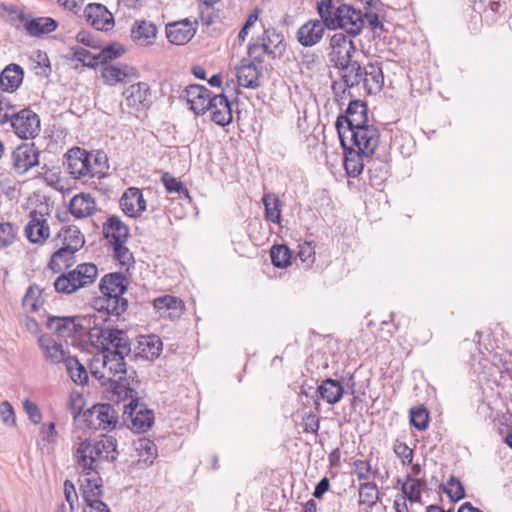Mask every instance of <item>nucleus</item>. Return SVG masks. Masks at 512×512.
<instances>
[{
	"label": "nucleus",
	"mask_w": 512,
	"mask_h": 512,
	"mask_svg": "<svg viewBox=\"0 0 512 512\" xmlns=\"http://www.w3.org/2000/svg\"><path fill=\"white\" fill-rule=\"evenodd\" d=\"M90 342L100 349V353L91 360L90 371L101 385L109 384L115 396V387L120 382L128 383L130 388L139 385L136 371L127 369L124 361L131 352L130 341L125 331L104 326L103 329L90 333Z\"/></svg>",
	"instance_id": "nucleus-1"
},
{
	"label": "nucleus",
	"mask_w": 512,
	"mask_h": 512,
	"mask_svg": "<svg viewBox=\"0 0 512 512\" xmlns=\"http://www.w3.org/2000/svg\"><path fill=\"white\" fill-rule=\"evenodd\" d=\"M101 297L94 300L93 313L102 319L104 326H111L109 317L121 316L128 307V301L123 297L127 290V279L121 273L106 274L99 284Z\"/></svg>",
	"instance_id": "nucleus-2"
},
{
	"label": "nucleus",
	"mask_w": 512,
	"mask_h": 512,
	"mask_svg": "<svg viewBox=\"0 0 512 512\" xmlns=\"http://www.w3.org/2000/svg\"><path fill=\"white\" fill-rule=\"evenodd\" d=\"M118 455L117 440L113 436H104L99 440L81 441L74 453V459L81 474L88 476L92 473L99 475L102 463H112Z\"/></svg>",
	"instance_id": "nucleus-3"
},
{
	"label": "nucleus",
	"mask_w": 512,
	"mask_h": 512,
	"mask_svg": "<svg viewBox=\"0 0 512 512\" xmlns=\"http://www.w3.org/2000/svg\"><path fill=\"white\" fill-rule=\"evenodd\" d=\"M316 9L329 30L340 29L351 37L359 35L363 30L365 20L361 10L349 4L334 0H319L316 3Z\"/></svg>",
	"instance_id": "nucleus-4"
},
{
	"label": "nucleus",
	"mask_w": 512,
	"mask_h": 512,
	"mask_svg": "<svg viewBox=\"0 0 512 512\" xmlns=\"http://www.w3.org/2000/svg\"><path fill=\"white\" fill-rule=\"evenodd\" d=\"M115 389L117 391V401L129 400L124 405L122 414L123 423L126 427L137 433L146 432L150 429L154 423V413L141 401L136 388H130L128 383L120 382Z\"/></svg>",
	"instance_id": "nucleus-5"
},
{
	"label": "nucleus",
	"mask_w": 512,
	"mask_h": 512,
	"mask_svg": "<svg viewBox=\"0 0 512 512\" xmlns=\"http://www.w3.org/2000/svg\"><path fill=\"white\" fill-rule=\"evenodd\" d=\"M47 327L60 338H69L83 333H88L90 338L91 332L103 329L104 325L102 319H98L94 313H88L83 316L49 317Z\"/></svg>",
	"instance_id": "nucleus-6"
},
{
	"label": "nucleus",
	"mask_w": 512,
	"mask_h": 512,
	"mask_svg": "<svg viewBox=\"0 0 512 512\" xmlns=\"http://www.w3.org/2000/svg\"><path fill=\"white\" fill-rule=\"evenodd\" d=\"M98 275L97 266L93 263H82L68 273L60 275L54 281L58 293L72 294L78 289L92 284Z\"/></svg>",
	"instance_id": "nucleus-7"
},
{
	"label": "nucleus",
	"mask_w": 512,
	"mask_h": 512,
	"mask_svg": "<svg viewBox=\"0 0 512 512\" xmlns=\"http://www.w3.org/2000/svg\"><path fill=\"white\" fill-rule=\"evenodd\" d=\"M368 124L367 105L362 100L351 99L345 114L338 116L335 126L344 150H347V133Z\"/></svg>",
	"instance_id": "nucleus-8"
},
{
	"label": "nucleus",
	"mask_w": 512,
	"mask_h": 512,
	"mask_svg": "<svg viewBox=\"0 0 512 512\" xmlns=\"http://www.w3.org/2000/svg\"><path fill=\"white\" fill-rule=\"evenodd\" d=\"M119 410L109 403H98L84 412L87 426L94 430L112 431L119 425Z\"/></svg>",
	"instance_id": "nucleus-9"
},
{
	"label": "nucleus",
	"mask_w": 512,
	"mask_h": 512,
	"mask_svg": "<svg viewBox=\"0 0 512 512\" xmlns=\"http://www.w3.org/2000/svg\"><path fill=\"white\" fill-rule=\"evenodd\" d=\"M347 139L362 155L370 157L379 145L380 133L374 125L366 124L347 133Z\"/></svg>",
	"instance_id": "nucleus-10"
},
{
	"label": "nucleus",
	"mask_w": 512,
	"mask_h": 512,
	"mask_svg": "<svg viewBox=\"0 0 512 512\" xmlns=\"http://www.w3.org/2000/svg\"><path fill=\"white\" fill-rule=\"evenodd\" d=\"M8 123L13 127L15 134L22 139H33L41 130L39 116L30 108L18 110Z\"/></svg>",
	"instance_id": "nucleus-11"
},
{
	"label": "nucleus",
	"mask_w": 512,
	"mask_h": 512,
	"mask_svg": "<svg viewBox=\"0 0 512 512\" xmlns=\"http://www.w3.org/2000/svg\"><path fill=\"white\" fill-rule=\"evenodd\" d=\"M40 150L34 143H23L11 154V165L15 173L23 175L40 163Z\"/></svg>",
	"instance_id": "nucleus-12"
},
{
	"label": "nucleus",
	"mask_w": 512,
	"mask_h": 512,
	"mask_svg": "<svg viewBox=\"0 0 512 512\" xmlns=\"http://www.w3.org/2000/svg\"><path fill=\"white\" fill-rule=\"evenodd\" d=\"M66 168L70 175L75 179L91 175H96L91 165V154L80 147L71 148L66 154Z\"/></svg>",
	"instance_id": "nucleus-13"
},
{
	"label": "nucleus",
	"mask_w": 512,
	"mask_h": 512,
	"mask_svg": "<svg viewBox=\"0 0 512 512\" xmlns=\"http://www.w3.org/2000/svg\"><path fill=\"white\" fill-rule=\"evenodd\" d=\"M326 28L323 19H310L298 28L297 41L304 47L315 46L322 40Z\"/></svg>",
	"instance_id": "nucleus-14"
},
{
	"label": "nucleus",
	"mask_w": 512,
	"mask_h": 512,
	"mask_svg": "<svg viewBox=\"0 0 512 512\" xmlns=\"http://www.w3.org/2000/svg\"><path fill=\"white\" fill-rule=\"evenodd\" d=\"M25 235L31 243L42 244L50 235V227L44 214L33 210L25 227Z\"/></svg>",
	"instance_id": "nucleus-15"
},
{
	"label": "nucleus",
	"mask_w": 512,
	"mask_h": 512,
	"mask_svg": "<svg viewBox=\"0 0 512 512\" xmlns=\"http://www.w3.org/2000/svg\"><path fill=\"white\" fill-rule=\"evenodd\" d=\"M184 92L191 110L196 114L203 115L208 111L213 98V94L209 89L202 85L193 84L186 87Z\"/></svg>",
	"instance_id": "nucleus-16"
},
{
	"label": "nucleus",
	"mask_w": 512,
	"mask_h": 512,
	"mask_svg": "<svg viewBox=\"0 0 512 512\" xmlns=\"http://www.w3.org/2000/svg\"><path fill=\"white\" fill-rule=\"evenodd\" d=\"M84 15L87 22L96 30L108 31L114 26L112 13L102 4H89L84 10Z\"/></svg>",
	"instance_id": "nucleus-17"
},
{
	"label": "nucleus",
	"mask_w": 512,
	"mask_h": 512,
	"mask_svg": "<svg viewBox=\"0 0 512 512\" xmlns=\"http://www.w3.org/2000/svg\"><path fill=\"white\" fill-rule=\"evenodd\" d=\"M24 29L32 37H41L56 30L58 22L51 17L28 18L23 11L18 14Z\"/></svg>",
	"instance_id": "nucleus-18"
},
{
	"label": "nucleus",
	"mask_w": 512,
	"mask_h": 512,
	"mask_svg": "<svg viewBox=\"0 0 512 512\" xmlns=\"http://www.w3.org/2000/svg\"><path fill=\"white\" fill-rule=\"evenodd\" d=\"M126 105L136 111L149 107L150 105V87L145 82H139L130 85L123 92Z\"/></svg>",
	"instance_id": "nucleus-19"
},
{
	"label": "nucleus",
	"mask_w": 512,
	"mask_h": 512,
	"mask_svg": "<svg viewBox=\"0 0 512 512\" xmlns=\"http://www.w3.org/2000/svg\"><path fill=\"white\" fill-rule=\"evenodd\" d=\"M120 206L125 215L136 218L146 210V201L139 188L129 187L120 198Z\"/></svg>",
	"instance_id": "nucleus-20"
},
{
	"label": "nucleus",
	"mask_w": 512,
	"mask_h": 512,
	"mask_svg": "<svg viewBox=\"0 0 512 512\" xmlns=\"http://www.w3.org/2000/svg\"><path fill=\"white\" fill-rule=\"evenodd\" d=\"M208 111H210L211 120L219 126H227L233 120L232 103L223 93L213 95Z\"/></svg>",
	"instance_id": "nucleus-21"
},
{
	"label": "nucleus",
	"mask_w": 512,
	"mask_h": 512,
	"mask_svg": "<svg viewBox=\"0 0 512 512\" xmlns=\"http://www.w3.org/2000/svg\"><path fill=\"white\" fill-rule=\"evenodd\" d=\"M344 387L340 381L332 378L324 379L316 389L317 399L315 400V408L319 409L318 399H322L329 405H335L342 399L344 395Z\"/></svg>",
	"instance_id": "nucleus-22"
},
{
	"label": "nucleus",
	"mask_w": 512,
	"mask_h": 512,
	"mask_svg": "<svg viewBox=\"0 0 512 512\" xmlns=\"http://www.w3.org/2000/svg\"><path fill=\"white\" fill-rule=\"evenodd\" d=\"M153 307L162 318H179L184 310V304L181 299L172 295H164L155 298Z\"/></svg>",
	"instance_id": "nucleus-23"
},
{
	"label": "nucleus",
	"mask_w": 512,
	"mask_h": 512,
	"mask_svg": "<svg viewBox=\"0 0 512 512\" xmlns=\"http://www.w3.org/2000/svg\"><path fill=\"white\" fill-rule=\"evenodd\" d=\"M195 28L189 20L169 24L166 27V36L170 43L184 45L195 35Z\"/></svg>",
	"instance_id": "nucleus-24"
},
{
	"label": "nucleus",
	"mask_w": 512,
	"mask_h": 512,
	"mask_svg": "<svg viewBox=\"0 0 512 512\" xmlns=\"http://www.w3.org/2000/svg\"><path fill=\"white\" fill-rule=\"evenodd\" d=\"M69 211L75 218H86L96 211V202L90 194L80 193L70 200Z\"/></svg>",
	"instance_id": "nucleus-25"
},
{
	"label": "nucleus",
	"mask_w": 512,
	"mask_h": 512,
	"mask_svg": "<svg viewBox=\"0 0 512 512\" xmlns=\"http://www.w3.org/2000/svg\"><path fill=\"white\" fill-rule=\"evenodd\" d=\"M23 78V68L18 64H9L0 73V89L5 92H14L21 85Z\"/></svg>",
	"instance_id": "nucleus-26"
},
{
	"label": "nucleus",
	"mask_w": 512,
	"mask_h": 512,
	"mask_svg": "<svg viewBox=\"0 0 512 512\" xmlns=\"http://www.w3.org/2000/svg\"><path fill=\"white\" fill-rule=\"evenodd\" d=\"M163 349L161 339L156 335H149L142 337L138 342L136 348V357L143 358L145 360L153 361L159 357Z\"/></svg>",
	"instance_id": "nucleus-27"
},
{
	"label": "nucleus",
	"mask_w": 512,
	"mask_h": 512,
	"mask_svg": "<svg viewBox=\"0 0 512 512\" xmlns=\"http://www.w3.org/2000/svg\"><path fill=\"white\" fill-rule=\"evenodd\" d=\"M38 344L43 351L45 359L51 364L65 363V359L69 355L62 349L61 344H58L54 339L48 336H40Z\"/></svg>",
	"instance_id": "nucleus-28"
},
{
	"label": "nucleus",
	"mask_w": 512,
	"mask_h": 512,
	"mask_svg": "<svg viewBox=\"0 0 512 512\" xmlns=\"http://www.w3.org/2000/svg\"><path fill=\"white\" fill-rule=\"evenodd\" d=\"M54 241H60L63 247H67L74 251L80 250L85 243L84 236L76 226L62 227L58 231Z\"/></svg>",
	"instance_id": "nucleus-29"
},
{
	"label": "nucleus",
	"mask_w": 512,
	"mask_h": 512,
	"mask_svg": "<svg viewBox=\"0 0 512 512\" xmlns=\"http://www.w3.org/2000/svg\"><path fill=\"white\" fill-rule=\"evenodd\" d=\"M137 71L135 68L123 65H106L102 70V77L108 85H114L118 82L124 81L126 78L136 77Z\"/></svg>",
	"instance_id": "nucleus-30"
},
{
	"label": "nucleus",
	"mask_w": 512,
	"mask_h": 512,
	"mask_svg": "<svg viewBox=\"0 0 512 512\" xmlns=\"http://www.w3.org/2000/svg\"><path fill=\"white\" fill-rule=\"evenodd\" d=\"M362 82L368 94L379 92L384 84V76L381 67L369 64L364 68Z\"/></svg>",
	"instance_id": "nucleus-31"
},
{
	"label": "nucleus",
	"mask_w": 512,
	"mask_h": 512,
	"mask_svg": "<svg viewBox=\"0 0 512 512\" xmlns=\"http://www.w3.org/2000/svg\"><path fill=\"white\" fill-rule=\"evenodd\" d=\"M104 234L111 243L126 242L129 236L128 227L118 216H110L104 224Z\"/></svg>",
	"instance_id": "nucleus-32"
},
{
	"label": "nucleus",
	"mask_w": 512,
	"mask_h": 512,
	"mask_svg": "<svg viewBox=\"0 0 512 512\" xmlns=\"http://www.w3.org/2000/svg\"><path fill=\"white\" fill-rule=\"evenodd\" d=\"M156 35L155 24L146 20L136 21L131 29V38L140 45L150 44Z\"/></svg>",
	"instance_id": "nucleus-33"
},
{
	"label": "nucleus",
	"mask_w": 512,
	"mask_h": 512,
	"mask_svg": "<svg viewBox=\"0 0 512 512\" xmlns=\"http://www.w3.org/2000/svg\"><path fill=\"white\" fill-rule=\"evenodd\" d=\"M76 252L77 251L61 246L51 255L48 267L54 273H59L63 269L71 267L75 262Z\"/></svg>",
	"instance_id": "nucleus-34"
},
{
	"label": "nucleus",
	"mask_w": 512,
	"mask_h": 512,
	"mask_svg": "<svg viewBox=\"0 0 512 512\" xmlns=\"http://www.w3.org/2000/svg\"><path fill=\"white\" fill-rule=\"evenodd\" d=\"M259 75L260 73L253 62L245 63L244 61L238 67L236 74L239 85L250 89L260 86Z\"/></svg>",
	"instance_id": "nucleus-35"
},
{
	"label": "nucleus",
	"mask_w": 512,
	"mask_h": 512,
	"mask_svg": "<svg viewBox=\"0 0 512 512\" xmlns=\"http://www.w3.org/2000/svg\"><path fill=\"white\" fill-rule=\"evenodd\" d=\"M81 491L87 506L93 505L94 502H102V479L99 476L96 478H86L81 483Z\"/></svg>",
	"instance_id": "nucleus-36"
},
{
	"label": "nucleus",
	"mask_w": 512,
	"mask_h": 512,
	"mask_svg": "<svg viewBox=\"0 0 512 512\" xmlns=\"http://www.w3.org/2000/svg\"><path fill=\"white\" fill-rule=\"evenodd\" d=\"M337 69L342 71L341 81L346 83V86H357L362 82L363 71L360 63L352 60L349 63L340 62Z\"/></svg>",
	"instance_id": "nucleus-37"
},
{
	"label": "nucleus",
	"mask_w": 512,
	"mask_h": 512,
	"mask_svg": "<svg viewBox=\"0 0 512 512\" xmlns=\"http://www.w3.org/2000/svg\"><path fill=\"white\" fill-rule=\"evenodd\" d=\"M135 451L138 453L139 462L145 465H151L157 457V446L148 438H139L134 441Z\"/></svg>",
	"instance_id": "nucleus-38"
},
{
	"label": "nucleus",
	"mask_w": 512,
	"mask_h": 512,
	"mask_svg": "<svg viewBox=\"0 0 512 512\" xmlns=\"http://www.w3.org/2000/svg\"><path fill=\"white\" fill-rule=\"evenodd\" d=\"M43 304V290L36 284L30 285L22 300L23 307L28 311L38 312Z\"/></svg>",
	"instance_id": "nucleus-39"
},
{
	"label": "nucleus",
	"mask_w": 512,
	"mask_h": 512,
	"mask_svg": "<svg viewBox=\"0 0 512 512\" xmlns=\"http://www.w3.org/2000/svg\"><path fill=\"white\" fill-rule=\"evenodd\" d=\"M71 380L78 385H84L88 381V373L85 367L74 356H68L64 363Z\"/></svg>",
	"instance_id": "nucleus-40"
},
{
	"label": "nucleus",
	"mask_w": 512,
	"mask_h": 512,
	"mask_svg": "<svg viewBox=\"0 0 512 512\" xmlns=\"http://www.w3.org/2000/svg\"><path fill=\"white\" fill-rule=\"evenodd\" d=\"M362 156L361 152L353 150L352 147L349 148L344 161V167L349 176L357 177L362 173L364 168Z\"/></svg>",
	"instance_id": "nucleus-41"
},
{
	"label": "nucleus",
	"mask_w": 512,
	"mask_h": 512,
	"mask_svg": "<svg viewBox=\"0 0 512 512\" xmlns=\"http://www.w3.org/2000/svg\"><path fill=\"white\" fill-rule=\"evenodd\" d=\"M262 200L265 207L266 219L273 223H280L281 211L279 208V198L275 194L269 193L265 194Z\"/></svg>",
	"instance_id": "nucleus-42"
},
{
	"label": "nucleus",
	"mask_w": 512,
	"mask_h": 512,
	"mask_svg": "<svg viewBox=\"0 0 512 512\" xmlns=\"http://www.w3.org/2000/svg\"><path fill=\"white\" fill-rule=\"evenodd\" d=\"M272 264L278 268H286L291 264L292 253L286 245H274L270 250Z\"/></svg>",
	"instance_id": "nucleus-43"
},
{
	"label": "nucleus",
	"mask_w": 512,
	"mask_h": 512,
	"mask_svg": "<svg viewBox=\"0 0 512 512\" xmlns=\"http://www.w3.org/2000/svg\"><path fill=\"white\" fill-rule=\"evenodd\" d=\"M421 482L418 479H414L407 476L405 482L401 485L402 497L410 500L411 502H417L421 499Z\"/></svg>",
	"instance_id": "nucleus-44"
},
{
	"label": "nucleus",
	"mask_w": 512,
	"mask_h": 512,
	"mask_svg": "<svg viewBox=\"0 0 512 512\" xmlns=\"http://www.w3.org/2000/svg\"><path fill=\"white\" fill-rule=\"evenodd\" d=\"M410 423L419 431H423L428 427L429 412L420 405L410 409Z\"/></svg>",
	"instance_id": "nucleus-45"
},
{
	"label": "nucleus",
	"mask_w": 512,
	"mask_h": 512,
	"mask_svg": "<svg viewBox=\"0 0 512 512\" xmlns=\"http://www.w3.org/2000/svg\"><path fill=\"white\" fill-rule=\"evenodd\" d=\"M378 500L377 485L372 482H366L359 487V504L373 506Z\"/></svg>",
	"instance_id": "nucleus-46"
},
{
	"label": "nucleus",
	"mask_w": 512,
	"mask_h": 512,
	"mask_svg": "<svg viewBox=\"0 0 512 512\" xmlns=\"http://www.w3.org/2000/svg\"><path fill=\"white\" fill-rule=\"evenodd\" d=\"M264 54L272 55L273 58L275 57V51L270 48V44H268L265 39H262L261 43L249 44L248 55L254 61L262 62Z\"/></svg>",
	"instance_id": "nucleus-47"
},
{
	"label": "nucleus",
	"mask_w": 512,
	"mask_h": 512,
	"mask_svg": "<svg viewBox=\"0 0 512 512\" xmlns=\"http://www.w3.org/2000/svg\"><path fill=\"white\" fill-rule=\"evenodd\" d=\"M72 51V59L81 62L84 66L95 68L99 65L98 53L92 54L87 49L79 46L72 48Z\"/></svg>",
	"instance_id": "nucleus-48"
},
{
	"label": "nucleus",
	"mask_w": 512,
	"mask_h": 512,
	"mask_svg": "<svg viewBox=\"0 0 512 512\" xmlns=\"http://www.w3.org/2000/svg\"><path fill=\"white\" fill-rule=\"evenodd\" d=\"M443 491L448 495L452 502H457L465 496V490L462 483L454 476H451L447 484L443 486Z\"/></svg>",
	"instance_id": "nucleus-49"
},
{
	"label": "nucleus",
	"mask_w": 512,
	"mask_h": 512,
	"mask_svg": "<svg viewBox=\"0 0 512 512\" xmlns=\"http://www.w3.org/2000/svg\"><path fill=\"white\" fill-rule=\"evenodd\" d=\"M125 52L123 46L118 44L107 45L106 47L100 48L98 52L99 64H106L108 61L120 57Z\"/></svg>",
	"instance_id": "nucleus-50"
},
{
	"label": "nucleus",
	"mask_w": 512,
	"mask_h": 512,
	"mask_svg": "<svg viewBox=\"0 0 512 512\" xmlns=\"http://www.w3.org/2000/svg\"><path fill=\"white\" fill-rule=\"evenodd\" d=\"M17 111V107L11 103L10 99L0 94V124L8 123Z\"/></svg>",
	"instance_id": "nucleus-51"
},
{
	"label": "nucleus",
	"mask_w": 512,
	"mask_h": 512,
	"mask_svg": "<svg viewBox=\"0 0 512 512\" xmlns=\"http://www.w3.org/2000/svg\"><path fill=\"white\" fill-rule=\"evenodd\" d=\"M297 257L305 268H310L315 261V248L311 242H305L299 245Z\"/></svg>",
	"instance_id": "nucleus-52"
},
{
	"label": "nucleus",
	"mask_w": 512,
	"mask_h": 512,
	"mask_svg": "<svg viewBox=\"0 0 512 512\" xmlns=\"http://www.w3.org/2000/svg\"><path fill=\"white\" fill-rule=\"evenodd\" d=\"M331 88L333 91L334 99L340 106L344 104L347 98L353 97L350 92V89L353 88V86H346V83L341 80L334 81Z\"/></svg>",
	"instance_id": "nucleus-53"
},
{
	"label": "nucleus",
	"mask_w": 512,
	"mask_h": 512,
	"mask_svg": "<svg viewBox=\"0 0 512 512\" xmlns=\"http://www.w3.org/2000/svg\"><path fill=\"white\" fill-rule=\"evenodd\" d=\"M16 233L11 223H0V247L11 245L15 241Z\"/></svg>",
	"instance_id": "nucleus-54"
},
{
	"label": "nucleus",
	"mask_w": 512,
	"mask_h": 512,
	"mask_svg": "<svg viewBox=\"0 0 512 512\" xmlns=\"http://www.w3.org/2000/svg\"><path fill=\"white\" fill-rule=\"evenodd\" d=\"M162 182L169 193H187V189L183 186V183L171 176L169 173L163 174Z\"/></svg>",
	"instance_id": "nucleus-55"
},
{
	"label": "nucleus",
	"mask_w": 512,
	"mask_h": 512,
	"mask_svg": "<svg viewBox=\"0 0 512 512\" xmlns=\"http://www.w3.org/2000/svg\"><path fill=\"white\" fill-rule=\"evenodd\" d=\"M0 416L4 424L9 426H15V412L12 405L8 401H2L0 403Z\"/></svg>",
	"instance_id": "nucleus-56"
},
{
	"label": "nucleus",
	"mask_w": 512,
	"mask_h": 512,
	"mask_svg": "<svg viewBox=\"0 0 512 512\" xmlns=\"http://www.w3.org/2000/svg\"><path fill=\"white\" fill-rule=\"evenodd\" d=\"M394 452L401 458L404 465L412 463L413 450L406 443L397 441L394 445Z\"/></svg>",
	"instance_id": "nucleus-57"
},
{
	"label": "nucleus",
	"mask_w": 512,
	"mask_h": 512,
	"mask_svg": "<svg viewBox=\"0 0 512 512\" xmlns=\"http://www.w3.org/2000/svg\"><path fill=\"white\" fill-rule=\"evenodd\" d=\"M23 408L28 415L29 420L34 424H39L42 420V414L39 407L29 399L23 402Z\"/></svg>",
	"instance_id": "nucleus-58"
},
{
	"label": "nucleus",
	"mask_w": 512,
	"mask_h": 512,
	"mask_svg": "<svg viewBox=\"0 0 512 512\" xmlns=\"http://www.w3.org/2000/svg\"><path fill=\"white\" fill-rule=\"evenodd\" d=\"M353 41L343 33H336L330 39V47L334 49H352Z\"/></svg>",
	"instance_id": "nucleus-59"
},
{
	"label": "nucleus",
	"mask_w": 512,
	"mask_h": 512,
	"mask_svg": "<svg viewBox=\"0 0 512 512\" xmlns=\"http://www.w3.org/2000/svg\"><path fill=\"white\" fill-rule=\"evenodd\" d=\"M356 51L355 46H352V49H334L332 50V54L334 55V66L338 67L340 62L349 63L353 59V55Z\"/></svg>",
	"instance_id": "nucleus-60"
},
{
	"label": "nucleus",
	"mask_w": 512,
	"mask_h": 512,
	"mask_svg": "<svg viewBox=\"0 0 512 512\" xmlns=\"http://www.w3.org/2000/svg\"><path fill=\"white\" fill-rule=\"evenodd\" d=\"M354 473L357 475L359 480H367L370 476L371 465L369 462L364 460H356L353 463Z\"/></svg>",
	"instance_id": "nucleus-61"
},
{
	"label": "nucleus",
	"mask_w": 512,
	"mask_h": 512,
	"mask_svg": "<svg viewBox=\"0 0 512 512\" xmlns=\"http://www.w3.org/2000/svg\"><path fill=\"white\" fill-rule=\"evenodd\" d=\"M259 16V10L258 8H255L247 17L242 29L240 30L238 34V39L241 42H244L246 39V36L248 35V30L255 24Z\"/></svg>",
	"instance_id": "nucleus-62"
},
{
	"label": "nucleus",
	"mask_w": 512,
	"mask_h": 512,
	"mask_svg": "<svg viewBox=\"0 0 512 512\" xmlns=\"http://www.w3.org/2000/svg\"><path fill=\"white\" fill-rule=\"evenodd\" d=\"M113 244V249L115 253V257L122 263H126L131 258V253L129 249L124 245L125 242H115Z\"/></svg>",
	"instance_id": "nucleus-63"
},
{
	"label": "nucleus",
	"mask_w": 512,
	"mask_h": 512,
	"mask_svg": "<svg viewBox=\"0 0 512 512\" xmlns=\"http://www.w3.org/2000/svg\"><path fill=\"white\" fill-rule=\"evenodd\" d=\"M320 428V420L317 415L310 412L305 417L304 431L317 433Z\"/></svg>",
	"instance_id": "nucleus-64"
}]
</instances>
